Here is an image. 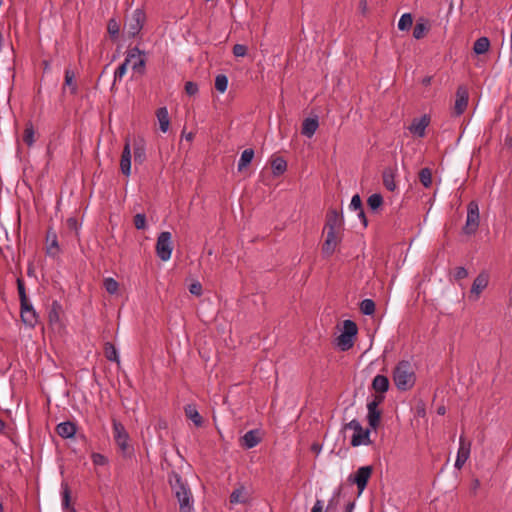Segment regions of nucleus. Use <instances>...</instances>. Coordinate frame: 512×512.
I'll return each mask as SVG.
<instances>
[{
	"label": "nucleus",
	"instance_id": "41",
	"mask_svg": "<svg viewBox=\"0 0 512 512\" xmlns=\"http://www.w3.org/2000/svg\"><path fill=\"white\" fill-rule=\"evenodd\" d=\"M413 24V18L410 13L403 14L398 21V28L401 31H405L411 28Z\"/></svg>",
	"mask_w": 512,
	"mask_h": 512
},
{
	"label": "nucleus",
	"instance_id": "7",
	"mask_svg": "<svg viewBox=\"0 0 512 512\" xmlns=\"http://www.w3.org/2000/svg\"><path fill=\"white\" fill-rule=\"evenodd\" d=\"M384 398V395H375L373 400L367 404V420L369 426L374 430L380 425L381 410L378 407L384 401Z\"/></svg>",
	"mask_w": 512,
	"mask_h": 512
},
{
	"label": "nucleus",
	"instance_id": "11",
	"mask_svg": "<svg viewBox=\"0 0 512 512\" xmlns=\"http://www.w3.org/2000/svg\"><path fill=\"white\" fill-rule=\"evenodd\" d=\"M372 475L371 466H362L355 472L352 481L357 485L359 493L363 492L367 486L368 480Z\"/></svg>",
	"mask_w": 512,
	"mask_h": 512
},
{
	"label": "nucleus",
	"instance_id": "44",
	"mask_svg": "<svg viewBox=\"0 0 512 512\" xmlns=\"http://www.w3.org/2000/svg\"><path fill=\"white\" fill-rule=\"evenodd\" d=\"M103 286L105 288V290L109 293V294H116L118 289H119V283L111 278V277H108V278H105L104 281H103Z\"/></svg>",
	"mask_w": 512,
	"mask_h": 512
},
{
	"label": "nucleus",
	"instance_id": "20",
	"mask_svg": "<svg viewBox=\"0 0 512 512\" xmlns=\"http://www.w3.org/2000/svg\"><path fill=\"white\" fill-rule=\"evenodd\" d=\"M342 218L336 210H330L326 216L324 231H340Z\"/></svg>",
	"mask_w": 512,
	"mask_h": 512
},
{
	"label": "nucleus",
	"instance_id": "54",
	"mask_svg": "<svg viewBox=\"0 0 512 512\" xmlns=\"http://www.w3.org/2000/svg\"><path fill=\"white\" fill-rule=\"evenodd\" d=\"M189 292L195 296H201L203 292L201 283L198 281L192 283L189 286Z\"/></svg>",
	"mask_w": 512,
	"mask_h": 512
},
{
	"label": "nucleus",
	"instance_id": "51",
	"mask_svg": "<svg viewBox=\"0 0 512 512\" xmlns=\"http://www.w3.org/2000/svg\"><path fill=\"white\" fill-rule=\"evenodd\" d=\"M135 59L136 60L132 64V69L135 72L143 75L145 72V64H146L145 59L140 58V55L138 57H136Z\"/></svg>",
	"mask_w": 512,
	"mask_h": 512
},
{
	"label": "nucleus",
	"instance_id": "53",
	"mask_svg": "<svg viewBox=\"0 0 512 512\" xmlns=\"http://www.w3.org/2000/svg\"><path fill=\"white\" fill-rule=\"evenodd\" d=\"M198 85L195 82L188 81L185 83V92L189 96H194L198 93Z\"/></svg>",
	"mask_w": 512,
	"mask_h": 512
},
{
	"label": "nucleus",
	"instance_id": "37",
	"mask_svg": "<svg viewBox=\"0 0 512 512\" xmlns=\"http://www.w3.org/2000/svg\"><path fill=\"white\" fill-rule=\"evenodd\" d=\"M357 331H358V329H357V325L355 324V322H353L352 320L344 321L343 331L341 334H343L347 337L355 338Z\"/></svg>",
	"mask_w": 512,
	"mask_h": 512
},
{
	"label": "nucleus",
	"instance_id": "27",
	"mask_svg": "<svg viewBox=\"0 0 512 512\" xmlns=\"http://www.w3.org/2000/svg\"><path fill=\"white\" fill-rule=\"evenodd\" d=\"M252 498L250 497V494L244 487H240L238 489H235L231 495H230V502L231 503H247Z\"/></svg>",
	"mask_w": 512,
	"mask_h": 512
},
{
	"label": "nucleus",
	"instance_id": "36",
	"mask_svg": "<svg viewBox=\"0 0 512 512\" xmlns=\"http://www.w3.org/2000/svg\"><path fill=\"white\" fill-rule=\"evenodd\" d=\"M104 355L109 361L119 362L117 350L110 342L104 344Z\"/></svg>",
	"mask_w": 512,
	"mask_h": 512
},
{
	"label": "nucleus",
	"instance_id": "25",
	"mask_svg": "<svg viewBox=\"0 0 512 512\" xmlns=\"http://www.w3.org/2000/svg\"><path fill=\"white\" fill-rule=\"evenodd\" d=\"M185 416L190 419L195 426L201 427L204 423L203 417L199 414L195 404H187L184 407Z\"/></svg>",
	"mask_w": 512,
	"mask_h": 512
},
{
	"label": "nucleus",
	"instance_id": "10",
	"mask_svg": "<svg viewBox=\"0 0 512 512\" xmlns=\"http://www.w3.org/2000/svg\"><path fill=\"white\" fill-rule=\"evenodd\" d=\"M21 310H20V316L22 322L31 328H34L36 324L38 323V315L36 311L34 310L33 306L30 302H26L24 304H20Z\"/></svg>",
	"mask_w": 512,
	"mask_h": 512
},
{
	"label": "nucleus",
	"instance_id": "16",
	"mask_svg": "<svg viewBox=\"0 0 512 512\" xmlns=\"http://www.w3.org/2000/svg\"><path fill=\"white\" fill-rule=\"evenodd\" d=\"M179 503L180 512H191L193 509V497L191 490H185L182 492H176L174 494Z\"/></svg>",
	"mask_w": 512,
	"mask_h": 512
},
{
	"label": "nucleus",
	"instance_id": "22",
	"mask_svg": "<svg viewBox=\"0 0 512 512\" xmlns=\"http://www.w3.org/2000/svg\"><path fill=\"white\" fill-rule=\"evenodd\" d=\"M76 425L73 422H61L56 426L57 434L62 438H72L76 434Z\"/></svg>",
	"mask_w": 512,
	"mask_h": 512
},
{
	"label": "nucleus",
	"instance_id": "49",
	"mask_svg": "<svg viewBox=\"0 0 512 512\" xmlns=\"http://www.w3.org/2000/svg\"><path fill=\"white\" fill-rule=\"evenodd\" d=\"M133 223L136 229L143 230L146 228V215L138 213L133 218Z\"/></svg>",
	"mask_w": 512,
	"mask_h": 512
},
{
	"label": "nucleus",
	"instance_id": "2",
	"mask_svg": "<svg viewBox=\"0 0 512 512\" xmlns=\"http://www.w3.org/2000/svg\"><path fill=\"white\" fill-rule=\"evenodd\" d=\"M112 430L114 441L121 454L124 457L130 458L133 455L134 449L129 444L130 436L125 426L116 419H112Z\"/></svg>",
	"mask_w": 512,
	"mask_h": 512
},
{
	"label": "nucleus",
	"instance_id": "8",
	"mask_svg": "<svg viewBox=\"0 0 512 512\" xmlns=\"http://www.w3.org/2000/svg\"><path fill=\"white\" fill-rule=\"evenodd\" d=\"M469 93L465 86H459L456 91V99L453 108L455 116H460L464 113L468 106Z\"/></svg>",
	"mask_w": 512,
	"mask_h": 512
},
{
	"label": "nucleus",
	"instance_id": "3",
	"mask_svg": "<svg viewBox=\"0 0 512 512\" xmlns=\"http://www.w3.org/2000/svg\"><path fill=\"white\" fill-rule=\"evenodd\" d=\"M344 430L353 431L350 442L353 447H358L360 445H368L371 442L370 430L364 429L361 423L356 419H353L349 423L345 424Z\"/></svg>",
	"mask_w": 512,
	"mask_h": 512
},
{
	"label": "nucleus",
	"instance_id": "34",
	"mask_svg": "<svg viewBox=\"0 0 512 512\" xmlns=\"http://www.w3.org/2000/svg\"><path fill=\"white\" fill-rule=\"evenodd\" d=\"M240 445L243 448H252L256 445V429L248 431L240 438Z\"/></svg>",
	"mask_w": 512,
	"mask_h": 512
},
{
	"label": "nucleus",
	"instance_id": "58",
	"mask_svg": "<svg viewBox=\"0 0 512 512\" xmlns=\"http://www.w3.org/2000/svg\"><path fill=\"white\" fill-rule=\"evenodd\" d=\"M311 512H326L324 511V502L322 500L317 499L311 509Z\"/></svg>",
	"mask_w": 512,
	"mask_h": 512
},
{
	"label": "nucleus",
	"instance_id": "23",
	"mask_svg": "<svg viewBox=\"0 0 512 512\" xmlns=\"http://www.w3.org/2000/svg\"><path fill=\"white\" fill-rule=\"evenodd\" d=\"M390 383L389 379L384 375H376L372 380V388L375 392H377V395H383L386 393L389 389Z\"/></svg>",
	"mask_w": 512,
	"mask_h": 512
},
{
	"label": "nucleus",
	"instance_id": "29",
	"mask_svg": "<svg viewBox=\"0 0 512 512\" xmlns=\"http://www.w3.org/2000/svg\"><path fill=\"white\" fill-rule=\"evenodd\" d=\"M65 87H69L70 93L72 95H76L78 92V86L75 81V73L71 69L65 70V80H64L63 91L65 90Z\"/></svg>",
	"mask_w": 512,
	"mask_h": 512
},
{
	"label": "nucleus",
	"instance_id": "12",
	"mask_svg": "<svg viewBox=\"0 0 512 512\" xmlns=\"http://www.w3.org/2000/svg\"><path fill=\"white\" fill-rule=\"evenodd\" d=\"M142 54V51L138 47H133L128 50L124 62L116 69L114 73V82L121 80L127 71L128 64Z\"/></svg>",
	"mask_w": 512,
	"mask_h": 512
},
{
	"label": "nucleus",
	"instance_id": "55",
	"mask_svg": "<svg viewBox=\"0 0 512 512\" xmlns=\"http://www.w3.org/2000/svg\"><path fill=\"white\" fill-rule=\"evenodd\" d=\"M350 208L355 211H359L360 209H362V201L358 194L352 197L350 202Z\"/></svg>",
	"mask_w": 512,
	"mask_h": 512
},
{
	"label": "nucleus",
	"instance_id": "14",
	"mask_svg": "<svg viewBox=\"0 0 512 512\" xmlns=\"http://www.w3.org/2000/svg\"><path fill=\"white\" fill-rule=\"evenodd\" d=\"M430 123V117L428 115H423L420 118L413 119L411 125L409 126V131L418 137L425 136V130Z\"/></svg>",
	"mask_w": 512,
	"mask_h": 512
},
{
	"label": "nucleus",
	"instance_id": "52",
	"mask_svg": "<svg viewBox=\"0 0 512 512\" xmlns=\"http://www.w3.org/2000/svg\"><path fill=\"white\" fill-rule=\"evenodd\" d=\"M91 458L93 464L96 466H104L108 463L107 457L100 453H93Z\"/></svg>",
	"mask_w": 512,
	"mask_h": 512
},
{
	"label": "nucleus",
	"instance_id": "13",
	"mask_svg": "<svg viewBox=\"0 0 512 512\" xmlns=\"http://www.w3.org/2000/svg\"><path fill=\"white\" fill-rule=\"evenodd\" d=\"M326 232V239L322 246V252L323 254L330 256L332 255L336 247L340 241L339 233L340 231H325Z\"/></svg>",
	"mask_w": 512,
	"mask_h": 512
},
{
	"label": "nucleus",
	"instance_id": "61",
	"mask_svg": "<svg viewBox=\"0 0 512 512\" xmlns=\"http://www.w3.org/2000/svg\"><path fill=\"white\" fill-rule=\"evenodd\" d=\"M353 509H354V503L353 502H349L346 505V512H352Z\"/></svg>",
	"mask_w": 512,
	"mask_h": 512
},
{
	"label": "nucleus",
	"instance_id": "6",
	"mask_svg": "<svg viewBox=\"0 0 512 512\" xmlns=\"http://www.w3.org/2000/svg\"><path fill=\"white\" fill-rule=\"evenodd\" d=\"M172 235L168 231L161 232L156 242V254L162 261L170 259L172 254Z\"/></svg>",
	"mask_w": 512,
	"mask_h": 512
},
{
	"label": "nucleus",
	"instance_id": "45",
	"mask_svg": "<svg viewBox=\"0 0 512 512\" xmlns=\"http://www.w3.org/2000/svg\"><path fill=\"white\" fill-rule=\"evenodd\" d=\"M367 204L372 210H377L383 204V197L381 194L374 193L368 197Z\"/></svg>",
	"mask_w": 512,
	"mask_h": 512
},
{
	"label": "nucleus",
	"instance_id": "62",
	"mask_svg": "<svg viewBox=\"0 0 512 512\" xmlns=\"http://www.w3.org/2000/svg\"><path fill=\"white\" fill-rule=\"evenodd\" d=\"M6 428V423L0 418V433H3Z\"/></svg>",
	"mask_w": 512,
	"mask_h": 512
},
{
	"label": "nucleus",
	"instance_id": "26",
	"mask_svg": "<svg viewBox=\"0 0 512 512\" xmlns=\"http://www.w3.org/2000/svg\"><path fill=\"white\" fill-rule=\"evenodd\" d=\"M318 126L319 123L317 118H306L303 121L301 133L304 136L311 138L315 134Z\"/></svg>",
	"mask_w": 512,
	"mask_h": 512
},
{
	"label": "nucleus",
	"instance_id": "19",
	"mask_svg": "<svg viewBox=\"0 0 512 512\" xmlns=\"http://www.w3.org/2000/svg\"><path fill=\"white\" fill-rule=\"evenodd\" d=\"M168 483L174 494H176L178 491L182 492L190 489L187 483L182 479L181 475L176 471H171L168 474Z\"/></svg>",
	"mask_w": 512,
	"mask_h": 512
},
{
	"label": "nucleus",
	"instance_id": "18",
	"mask_svg": "<svg viewBox=\"0 0 512 512\" xmlns=\"http://www.w3.org/2000/svg\"><path fill=\"white\" fill-rule=\"evenodd\" d=\"M120 170L125 176H129L131 173V146L128 140H126L121 154Z\"/></svg>",
	"mask_w": 512,
	"mask_h": 512
},
{
	"label": "nucleus",
	"instance_id": "28",
	"mask_svg": "<svg viewBox=\"0 0 512 512\" xmlns=\"http://www.w3.org/2000/svg\"><path fill=\"white\" fill-rule=\"evenodd\" d=\"M156 116L159 122L160 130L165 133L169 129L170 120H169V114L166 107H160L156 111Z\"/></svg>",
	"mask_w": 512,
	"mask_h": 512
},
{
	"label": "nucleus",
	"instance_id": "64",
	"mask_svg": "<svg viewBox=\"0 0 512 512\" xmlns=\"http://www.w3.org/2000/svg\"><path fill=\"white\" fill-rule=\"evenodd\" d=\"M473 485H474V489L476 490L480 486L479 480L475 479Z\"/></svg>",
	"mask_w": 512,
	"mask_h": 512
},
{
	"label": "nucleus",
	"instance_id": "46",
	"mask_svg": "<svg viewBox=\"0 0 512 512\" xmlns=\"http://www.w3.org/2000/svg\"><path fill=\"white\" fill-rule=\"evenodd\" d=\"M228 86V78L224 74H219L215 78V88L217 91L223 93L226 91Z\"/></svg>",
	"mask_w": 512,
	"mask_h": 512
},
{
	"label": "nucleus",
	"instance_id": "50",
	"mask_svg": "<svg viewBox=\"0 0 512 512\" xmlns=\"http://www.w3.org/2000/svg\"><path fill=\"white\" fill-rule=\"evenodd\" d=\"M339 497H340V491H337L333 494L331 499L328 502V505L326 507V512H337L336 508L339 504Z\"/></svg>",
	"mask_w": 512,
	"mask_h": 512
},
{
	"label": "nucleus",
	"instance_id": "48",
	"mask_svg": "<svg viewBox=\"0 0 512 512\" xmlns=\"http://www.w3.org/2000/svg\"><path fill=\"white\" fill-rule=\"evenodd\" d=\"M17 289H18L20 304H24L25 305V303L29 302V300H28L27 295H26L24 281L21 278L17 279Z\"/></svg>",
	"mask_w": 512,
	"mask_h": 512
},
{
	"label": "nucleus",
	"instance_id": "24",
	"mask_svg": "<svg viewBox=\"0 0 512 512\" xmlns=\"http://www.w3.org/2000/svg\"><path fill=\"white\" fill-rule=\"evenodd\" d=\"M134 161L138 164L144 163L146 160V147L143 139L134 140L133 143Z\"/></svg>",
	"mask_w": 512,
	"mask_h": 512
},
{
	"label": "nucleus",
	"instance_id": "63",
	"mask_svg": "<svg viewBox=\"0 0 512 512\" xmlns=\"http://www.w3.org/2000/svg\"><path fill=\"white\" fill-rule=\"evenodd\" d=\"M431 82V77H425L423 80H422V83L424 85H429Z\"/></svg>",
	"mask_w": 512,
	"mask_h": 512
},
{
	"label": "nucleus",
	"instance_id": "30",
	"mask_svg": "<svg viewBox=\"0 0 512 512\" xmlns=\"http://www.w3.org/2000/svg\"><path fill=\"white\" fill-rule=\"evenodd\" d=\"M254 150L252 148L245 149L238 162V172H243L254 158Z\"/></svg>",
	"mask_w": 512,
	"mask_h": 512
},
{
	"label": "nucleus",
	"instance_id": "39",
	"mask_svg": "<svg viewBox=\"0 0 512 512\" xmlns=\"http://www.w3.org/2000/svg\"><path fill=\"white\" fill-rule=\"evenodd\" d=\"M383 184L389 191H394L396 188L394 173L391 170L383 172Z\"/></svg>",
	"mask_w": 512,
	"mask_h": 512
},
{
	"label": "nucleus",
	"instance_id": "21",
	"mask_svg": "<svg viewBox=\"0 0 512 512\" xmlns=\"http://www.w3.org/2000/svg\"><path fill=\"white\" fill-rule=\"evenodd\" d=\"M62 314H63L62 305L57 300L52 301L49 312H48L49 324L50 325L60 324Z\"/></svg>",
	"mask_w": 512,
	"mask_h": 512
},
{
	"label": "nucleus",
	"instance_id": "1",
	"mask_svg": "<svg viewBox=\"0 0 512 512\" xmlns=\"http://www.w3.org/2000/svg\"><path fill=\"white\" fill-rule=\"evenodd\" d=\"M415 372L409 361L402 360L394 368L393 381L401 391L411 389L415 384Z\"/></svg>",
	"mask_w": 512,
	"mask_h": 512
},
{
	"label": "nucleus",
	"instance_id": "4",
	"mask_svg": "<svg viewBox=\"0 0 512 512\" xmlns=\"http://www.w3.org/2000/svg\"><path fill=\"white\" fill-rule=\"evenodd\" d=\"M146 21V14L143 9H136L126 18L124 29L129 37L137 36L142 30Z\"/></svg>",
	"mask_w": 512,
	"mask_h": 512
},
{
	"label": "nucleus",
	"instance_id": "5",
	"mask_svg": "<svg viewBox=\"0 0 512 512\" xmlns=\"http://www.w3.org/2000/svg\"><path fill=\"white\" fill-rule=\"evenodd\" d=\"M480 222L479 206L475 201H471L467 206L466 223L463 227V232L467 235L474 234Z\"/></svg>",
	"mask_w": 512,
	"mask_h": 512
},
{
	"label": "nucleus",
	"instance_id": "40",
	"mask_svg": "<svg viewBox=\"0 0 512 512\" xmlns=\"http://www.w3.org/2000/svg\"><path fill=\"white\" fill-rule=\"evenodd\" d=\"M107 31L112 39H117L120 32L119 22L116 19L111 18L107 24Z\"/></svg>",
	"mask_w": 512,
	"mask_h": 512
},
{
	"label": "nucleus",
	"instance_id": "60",
	"mask_svg": "<svg viewBox=\"0 0 512 512\" xmlns=\"http://www.w3.org/2000/svg\"><path fill=\"white\" fill-rule=\"evenodd\" d=\"M358 216L363 220L364 225H367V222H366V218H365V214H364L363 209H360V210L358 211Z\"/></svg>",
	"mask_w": 512,
	"mask_h": 512
},
{
	"label": "nucleus",
	"instance_id": "38",
	"mask_svg": "<svg viewBox=\"0 0 512 512\" xmlns=\"http://www.w3.org/2000/svg\"><path fill=\"white\" fill-rule=\"evenodd\" d=\"M419 180L425 188L432 185V172L429 168H423L419 172Z\"/></svg>",
	"mask_w": 512,
	"mask_h": 512
},
{
	"label": "nucleus",
	"instance_id": "59",
	"mask_svg": "<svg viewBox=\"0 0 512 512\" xmlns=\"http://www.w3.org/2000/svg\"><path fill=\"white\" fill-rule=\"evenodd\" d=\"M67 226L72 230H77L78 222L75 218L67 219Z\"/></svg>",
	"mask_w": 512,
	"mask_h": 512
},
{
	"label": "nucleus",
	"instance_id": "57",
	"mask_svg": "<svg viewBox=\"0 0 512 512\" xmlns=\"http://www.w3.org/2000/svg\"><path fill=\"white\" fill-rule=\"evenodd\" d=\"M455 279L461 280L468 276V271L464 267H457L454 273Z\"/></svg>",
	"mask_w": 512,
	"mask_h": 512
},
{
	"label": "nucleus",
	"instance_id": "56",
	"mask_svg": "<svg viewBox=\"0 0 512 512\" xmlns=\"http://www.w3.org/2000/svg\"><path fill=\"white\" fill-rule=\"evenodd\" d=\"M246 53H247V47L245 45H242V44L234 45V47H233V54L236 57H243V56L246 55Z\"/></svg>",
	"mask_w": 512,
	"mask_h": 512
},
{
	"label": "nucleus",
	"instance_id": "43",
	"mask_svg": "<svg viewBox=\"0 0 512 512\" xmlns=\"http://www.w3.org/2000/svg\"><path fill=\"white\" fill-rule=\"evenodd\" d=\"M34 134H35V132H34V128H33L32 123L26 124L25 130H24V133H23V141L28 146H32L33 143L35 142Z\"/></svg>",
	"mask_w": 512,
	"mask_h": 512
},
{
	"label": "nucleus",
	"instance_id": "15",
	"mask_svg": "<svg viewBox=\"0 0 512 512\" xmlns=\"http://www.w3.org/2000/svg\"><path fill=\"white\" fill-rule=\"evenodd\" d=\"M46 253L51 257H56L60 252L57 234L53 228H48L46 233Z\"/></svg>",
	"mask_w": 512,
	"mask_h": 512
},
{
	"label": "nucleus",
	"instance_id": "17",
	"mask_svg": "<svg viewBox=\"0 0 512 512\" xmlns=\"http://www.w3.org/2000/svg\"><path fill=\"white\" fill-rule=\"evenodd\" d=\"M488 283L489 274L486 271H482L473 281L470 291L471 294H474L475 298L477 299L479 295L482 293V291L488 286Z\"/></svg>",
	"mask_w": 512,
	"mask_h": 512
},
{
	"label": "nucleus",
	"instance_id": "33",
	"mask_svg": "<svg viewBox=\"0 0 512 512\" xmlns=\"http://www.w3.org/2000/svg\"><path fill=\"white\" fill-rule=\"evenodd\" d=\"M271 169L275 176H279L286 171L287 162L282 157H277L272 160Z\"/></svg>",
	"mask_w": 512,
	"mask_h": 512
},
{
	"label": "nucleus",
	"instance_id": "32",
	"mask_svg": "<svg viewBox=\"0 0 512 512\" xmlns=\"http://www.w3.org/2000/svg\"><path fill=\"white\" fill-rule=\"evenodd\" d=\"M490 47V41L487 37H480L478 38L473 45V51L480 55L485 54Z\"/></svg>",
	"mask_w": 512,
	"mask_h": 512
},
{
	"label": "nucleus",
	"instance_id": "35",
	"mask_svg": "<svg viewBox=\"0 0 512 512\" xmlns=\"http://www.w3.org/2000/svg\"><path fill=\"white\" fill-rule=\"evenodd\" d=\"M337 346L340 348V350L342 351H347L349 350L350 348L353 347L354 345V338L352 337H347L343 334H340L337 339Z\"/></svg>",
	"mask_w": 512,
	"mask_h": 512
},
{
	"label": "nucleus",
	"instance_id": "31",
	"mask_svg": "<svg viewBox=\"0 0 512 512\" xmlns=\"http://www.w3.org/2000/svg\"><path fill=\"white\" fill-rule=\"evenodd\" d=\"M429 31L428 21L424 18L419 19L413 29V37L415 39H422Z\"/></svg>",
	"mask_w": 512,
	"mask_h": 512
},
{
	"label": "nucleus",
	"instance_id": "9",
	"mask_svg": "<svg viewBox=\"0 0 512 512\" xmlns=\"http://www.w3.org/2000/svg\"><path fill=\"white\" fill-rule=\"evenodd\" d=\"M471 451V442L467 441L466 438L461 435L459 438V448L457 451V457L455 461V467L461 469L466 461L469 459Z\"/></svg>",
	"mask_w": 512,
	"mask_h": 512
},
{
	"label": "nucleus",
	"instance_id": "47",
	"mask_svg": "<svg viewBox=\"0 0 512 512\" xmlns=\"http://www.w3.org/2000/svg\"><path fill=\"white\" fill-rule=\"evenodd\" d=\"M70 501H71V491L68 486V484L63 483L62 484V505L63 508L68 509L70 508Z\"/></svg>",
	"mask_w": 512,
	"mask_h": 512
},
{
	"label": "nucleus",
	"instance_id": "42",
	"mask_svg": "<svg viewBox=\"0 0 512 512\" xmlns=\"http://www.w3.org/2000/svg\"><path fill=\"white\" fill-rule=\"evenodd\" d=\"M360 311L365 315H372L375 312V302L372 299H364L360 303Z\"/></svg>",
	"mask_w": 512,
	"mask_h": 512
}]
</instances>
